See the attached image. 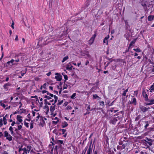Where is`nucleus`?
Wrapping results in <instances>:
<instances>
[{
  "label": "nucleus",
  "instance_id": "f8f14e48",
  "mask_svg": "<svg viewBox=\"0 0 154 154\" xmlns=\"http://www.w3.org/2000/svg\"><path fill=\"white\" fill-rule=\"evenodd\" d=\"M55 104V103L54 102V103H52V105L50 107V111L51 112V115H52L53 114V112L55 110V107L56 106Z\"/></svg>",
  "mask_w": 154,
  "mask_h": 154
},
{
  "label": "nucleus",
  "instance_id": "79ce46f5",
  "mask_svg": "<svg viewBox=\"0 0 154 154\" xmlns=\"http://www.w3.org/2000/svg\"><path fill=\"white\" fill-rule=\"evenodd\" d=\"M76 95V93H74L72 94L70 98L72 99H73L75 98V96Z\"/></svg>",
  "mask_w": 154,
  "mask_h": 154
},
{
  "label": "nucleus",
  "instance_id": "bf43d9fd",
  "mask_svg": "<svg viewBox=\"0 0 154 154\" xmlns=\"http://www.w3.org/2000/svg\"><path fill=\"white\" fill-rule=\"evenodd\" d=\"M12 24L11 25V27H12V28L13 29H14V21L13 20H12Z\"/></svg>",
  "mask_w": 154,
  "mask_h": 154
},
{
  "label": "nucleus",
  "instance_id": "13d9d810",
  "mask_svg": "<svg viewBox=\"0 0 154 154\" xmlns=\"http://www.w3.org/2000/svg\"><path fill=\"white\" fill-rule=\"evenodd\" d=\"M106 143H108L109 139L107 136H106Z\"/></svg>",
  "mask_w": 154,
  "mask_h": 154
},
{
  "label": "nucleus",
  "instance_id": "37998d69",
  "mask_svg": "<svg viewBox=\"0 0 154 154\" xmlns=\"http://www.w3.org/2000/svg\"><path fill=\"white\" fill-rule=\"evenodd\" d=\"M93 154H99V153L98 152L97 150H94V149L93 151Z\"/></svg>",
  "mask_w": 154,
  "mask_h": 154
},
{
  "label": "nucleus",
  "instance_id": "774afa93",
  "mask_svg": "<svg viewBox=\"0 0 154 154\" xmlns=\"http://www.w3.org/2000/svg\"><path fill=\"white\" fill-rule=\"evenodd\" d=\"M138 154H146V153L145 152L141 151V152H140V153Z\"/></svg>",
  "mask_w": 154,
  "mask_h": 154
},
{
  "label": "nucleus",
  "instance_id": "4c0bfd02",
  "mask_svg": "<svg viewBox=\"0 0 154 154\" xmlns=\"http://www.w3.org/2000/svg\"><path fill=\"white\" fill-rule=\"evenodd\" d=\"M137 38H134V39L132 41L130 44H131V45L132 46L133 44H134L136 41Z\"/></svg>",
  "mask_w": 154,
  "mask_h": 154
},
{
  "label": "nucleus",
  "instance_id": "0e129e2a",
  "mask_svg": "<svg viewBox=\"0 0 154 154\" xmlns=\"http://www.w3.org/2000/svg\"><path fill=\"white\" fill-rule=\"evenodd\" d=\"M67 85H64L63 86V89L64 90V89H67Z\"/></svg>",
  "mask_w": 154,
  "mask_h": 154
},
{
  "label": "nucleus",
  "instance_id": "680f3d73",
  "mask_svg": "<svg viewBox=\"0 0 154 154\" xmlns=\"http://www.w3.org/2000/svg\"><path fill=\"white\" fill-rule=\"evenodd\" d=\"M103 43H106V45H108V41H106V40H105V39H103Z\"/></svg>",
  "mask_w": 154,
  "mask_h": 154
},
{
  "label": "nucleus",
  "instance_id": "e433bc0d",
  "mask_svg": "<svg viewBox=\"0 0 154 154\" xmlns=\"http://www.w3.org/2000/svg\"><path fill=\"white\" fill-rule=\"evenodd\" d=\"M133 50L137 52H140L141 51L140 49L139 48H134Z\"/></svg>",
  "mask_w": 154,
  "mask_h": 154
},
{
  "label": "nucleus",
  "instance_id": "a211bd4d",
  "mask_svg": "<svg viewBox=\"0 0 154 154\" xmlns=\"http://www.w3.org/2000/svg\"><path fill=\"white\" fill-rule=\"evenodd\" d=\"M47 105H45L43 107V109L45 110V112L46 114H48L49 110V107Z\"/></svg>",
  "mask_w": 154,
  "mask_h": 154
},
{
  "label": "nucleus",
  "instance_id": "58836bf2",
  "mask_svg": "<svg viewBox=\"0 0 154 154\" xmlns=\"http://www.w3.org/2000/svg\"><path fill=\"white\" fill-rule=\"evenodd\" d=\"M114 109V108L113 107H112V108H111L108 111V112H109V114H110L111 112H112L113 111V109Z\"/></svg>",
  "mask_w": 154,
  "mask_h": 154
},
{
  "label": "nucleus",
  "instance_id": "20e7f679",
  "mask_svg": "<svg viewBox=\"0 0 154 154\" xmlns=\"http://www.w3.org/2000/svg\"><path fill=\"white\" fill-rule=\"evenodd\" d=\"M153 142V140L151 138L146 137L144 140L143 143L146 144L147 147H148L152 145Z\"/></svg>",
  "mask_w": 154,
  "mask_h": 154
},
{
  "label": "nucleus",
  "instance_id": "e2e57ef3",
  "mask_svg": "<svg viewBox=\"0 0 154 154\" xmlns=\"http://www.w3.org/2000/svg\"><path fill=\"white\" fill-rule=\"evenodd\" d=\"M138 91H134V95H136V96H137V94H138Z\"/></svg>",
  "mask_w": 154,
  "mask_h": 154
},
{
  "label": "nucleus",
  "instance_id": "a878e982",
  "mask_svg": "<svg viewBox=\"0 0 154 154\" xmlns=\"http://www.w3.org/2000/svg\"><path fill=\"white\" fill-rule=\"evenodd\" d=\"M97 31H94V34L92 36V37L91 38L92 39H93L94 40L95 39V38L97 35Z\"/></svg>",
  "mask_w": 154,
  "mask_h": 154
},
{
  "label": "nucleus",
  "instance_id": "aec40b11",
  "mask_svg": "<svg viewBox=\"0 0 154 154\" xmlns=\"http://www.w3.org/2000/svg\"><path fill=\"white\" fill-rule=\"evenodd\" d=\"M154 19V15H149L147 17L148 20L149 21H151Z\"/></svg>",
  "mask_w": 154,
  "mask_h": 154
},
{
  "label": "nucleus",
  "instance_id": "2f4dec72",
  "mask_svg": "<svg viewBox=\"0 0 154 154\" xmlns=\"http://www.w3.org/2000/svg\"><path fill=\"white\" fill-rule=\"evenodd\" d=\"M71 63H68L66 64V68L67 70H69L70 68V66Z\"/></svg>",
  "mask_w": 154,
  "mask_h": 154
},
{
  "label": "nucleus",
  "instance_id": "5fc2aeb1",
  "mask_svg": "<svg viewBox=\"0 0 154 154\" xmlns=\"http://www.w3.org/2000/svg\"><path fill=\"white\" fill-rule=\"evenodd\" d=\"M14 128H15V131L16 132V133L17 134H19V131L18 130H17V128H16L15 127H14Z\"/></svg>",
  "mask_w": 154,
  "mask_h": 154
},
{
  "label": "nucleus",
  "instance_id": "603ef678",
  "mask_svg": "<svg viewBox=\"0 0 154 154\" xmlns=\"http://www.w3.org/2000/svg\"><path fill=\"white\" fill-rule=\"evenodd\" d=\"M3 125V120L2 119H0V127Z\"/></svg>",
  "mask_w": 154,
  "mask_h": 154
},
{
  "label": "nucleus",
  "instance_id": "1a4fd4ad",
  "mask_svg": "<svg viewBox=\"0 0 154 154\" xmlns=\"http://www.w3.org/2000/svg\"><path fill=\"white\" fill-rule=\"evenodd\" d=\"M12 85L9 82L4 84L3 86V88L5 91H9V88L11 87Z\"/></svg>",
  "mask_w": 154,
  "mask_h": 154
},
{
  "label": "nucleus",
  "instance_id": "69168bd1",
  "mask_svg": "<svg viewBox=\"0 0 154 154\" xmlns=\"http://www.w3.org/2000/svg\"><path fill=\"white\" fill-rule=\"evenodd\" d=\"M30 129H32L33 128V124L32 123L30 124Z\"/></svg>",
  "mask_w": 154,
  "mask_h": 154
},
{
  "label": "nucleus",
  "instance_id": "49530a36",
  "mask_svg": "<svg viewBox=\"0 0 154 154\" xmlns=\"http://www.w3.org/2000/svg\"><path fill=\"white\" fill-rule=\"evenodd\" d=\"M63 76L65 79V82L68 80V77L66 75H63Z\"/></svg>",
  "mask_w": 154,
  "mask_h": 154
},
{
  "label": "nucleus",
  "instance_id": "7ed1b4c3",
  "mask_svg": "<svg viewBox=\"0 0 154 154\" xmlns=\"http://www.w3.org/2000/svg\"><path fill=\"white\" fill-rule=\"evenodd\" d=\"M42 94H44L45 93H46V94L43 95H47V96H49L50 95V96L54 97V103H56L57 102V100H58V97L56 96V95H54L53 94L50 93H49V92L46 91V90H43L42 91Z\"/></svg>",
  "mask_w": 154,
  "mask_h": 154
},
{
  "label": "nucleus",
  "instance_id": "864d4df0",
  "mask_svg": "<svg viewBox=\"0 0 154 154\" xmlns=\"http://www.w3.org/2000/svg\"><path fill=\"white\" fill-rule=\"evenodd\" d=\"M17 130H20L21 128H22V126L21 125H20L17 126Z\"/></svg>",
  "mask_w": 154,
  "mask_h": 154
},
{
  "label": "nucleus",
  "instance_id": "b1692460",
  "mask_svg": "<svg viewBox=\"0 0 154 154\" xmlns=\"http://www.w3.org/2000/svg\"><path fill=\"white\" fill-rule=\"evenodd\" d=\"M149 92H152L154 91V83L152 85L149 89Z\"/></svg>",
  "mask_w": 154,
  "mask_h": 154
},
{
  "label": "nucleus",
  "instance_id": "f257e3e1",
  "mask_svg": "<svg viewBox=\"0 0 154 154\" xmlns=\"http://www.w3.org/2000/svg\"><path fill=\"white\" fill-rule=\"evenodd\" d=\"M119 145L117 146L118 150H122L125 149L127 145L128 144V139L126 137L121 138L118 142Z\"/></svg>",
  "mask_w": 154,
  "mask_h": 154
},
{
  "label": "nucleus",
  "instance_id": "423d86ee",
  "mask_svg": "<svg viewBox=\"0 0 154 154\" xmlns=\"http://www.w3.org/2000/svg\"><path fill=\"white\" fill-rule=\"evenodd\" d=\"M4 137H6V139L9 141H11L12 140V137L10 134H9L7 131H5L4 132Z\"/></svg>",
  "mask_w": 154,
  "mask_h": 154
},
{
  "label": "nucleus",
  "instance_id": "a19ab883",
  "mask_svg": "<svg viewBox=\"0 0 154 154\" xmlns=\"http://www.w3.org/2000/svg\"><path fill=\"white\" fill-rule=\"evenodd\" d=\"M104 117L106 118L107 119H108L109 120V119H110V117L109 116L108 114L105 113V115L104 116Z\"/></svg>",
  "mask_w": 154,
  "mask_h": 154
},
{
  "label": "nucleus",
  "instance_id": "4d7b16f0",
  "mask_svg": "<svg viewBox=\"0 0 154 154\" xmlns=\"http://www.w3.org/2000/svg\"><path fill=\"white\" fill-rule=\"evenodd\" d=\"M109 35H107L105 37V38H104V39H105V40H106L107 41H108L107 40L109 38Z\"/></svg>",
  "mask_w": 154,
  "mask_h": 154
},
{
  "label": "nucleus",
  "instance_id": "2eb2a0df",
  "mask_svg": "<svg viewBox=\"0 0 154 154\" xmlns=\"http://www.w3.org/2000/svg\"><path fill=\"white\" fill-rule=\"evenodd\" d=\"M146 101H148V102L145 103V105H150L154 104V99L152 100L148 99V100H147Z\"/></svg>",
  "mask_w": 154,
  "mask_h": 154
},
{
  "label": "nucleus",
  "instance_id": "ea45409f",
  "mask_svg": "<svg viewBox=\"0 0 154 154\" xmlns=\"http://www.w3.org/2000/svg\"><path fill=\"white\" fill-rule=\"evenodd\" d=\"M0 105L2 106L4 108L6 107L5 105L2 103V101H0Z\"/></svg>",
  "mask_w": 154,
  "mask_h": 154
},
{
  "label": "nucleus",
  "instance_id": "6ab92c4d",
  "mask_svg": "<svg viewBox=\"0 0 154 154\" xmlns=\"http://www.w3.org/2000/svg\"><path fill=\"white\" fill-rule=\"evenodd\" d=\"M122 90H123L124 91L122 94V97H124L126 96V93L128 91V88L125 90V89L124 88H123Z\"/></svg>",
  "mask_w": 154,
  "mask_h": 154
},
{
  "label": "nucleus",
  "instance_id": "c756f323",
  "mask_svg": "<svg viewBox=\"0 0 154 154\" xmlns=\"http://www.w3.org/2000/svg\"><path fill=\"white\" fill-rule=\"evenodd\" d=\"M94 40L93 39H92L91 38H90V39L88 41V44L89 45H91L94 42Z\"/></svg>",
  "mask_w": 154,
  "mask_h": 154
},
{
  "label": "nucleus",
  "instance_id": "72a5a7b5",
  "mask_svg": "<svg viewBox=\"0 0 154 154\" xmlns=\"http://www.w3.org/2000/svg\"><path fill=\"white\" fill-rule=\"evenodd\" d=\"M88 148V146H87L84 150L82 151V154H85L86 153V152H87V149Z\"/></svg>",
  "mask_w": 154,
  "mask_h": 154
},
{
  "label": "nucleus",
  "instance_id": "09e8293b",
  "mask_svg": "<svg viewBox=\"0 0 154 154\" xmlns=\"http://www.w3.org/2000/svg\"><path fill=\"white\" fill-rule=\"evenodd\" d=\"M38 116L36 117L37 119L36 120V121L37 122L38 121V119L39 118H40V115L39 114V113H37Z\"/></svg>",
  "mask_w": 154,
  "mask_h": 154
},
{
  "label": "nucleus",
  "instance_id": "338daca9",
  "mask_svg": "<svg viewBox=\"0 0 154 154\" xmlns=\"http://www.w3.org/2000/svg\"><path fill=\"white\" fill-rule=\"evenodd\" d=\"M90 113V112L89 111H87L84 114V115L85 116L87 114H89Z\"/></svg>",
  "mask_w": 154,
  "mask_h": 154
},
{
  "label": "nucleus",
  "instance_id": "f704fd0d",
  "mask_svg": "<svg viewBox=\"0 0 154 154\" xmlns=\"http://www.w3.org/2000/svg\"><path fill=\"white\" fill-rule=\"evenodd\" d=\"M24 125L26 128H29V123L26 122L25 120H24Z\"/></svg>",
  "mask_w": 154,
  "mask_h": 154
},
{
  "label": "nucleus",
  "instance_id": "412c9836",
  "mask_svg": "<svg viewBox=\"0 0 154 154\" xmlns=\"http://www.w3.org/2000/svg\"><path fill=\"white\" fill-rule=\"evenodd\" d=\"M22 116L20 115H17V119L18 121L19 122L21 123V122L23 121V120L22 119Z\"/></svg>",
  "mask_w": 154,
  "mask_h": 154
},
{
  "label": "nucleus",
  "instance_id": "0eeeda50",
  "mask_svg": "<svg viewBox=\"0 0 154 154\" xmlns=\"http://www.w3.org/2000/svg\"><path fill=\"white\" fill-rule=\"evenodd\" d=\"M119 119V116L117 117H114L112 119H111L110 118V119H109V123L110 124H112L114 125H115L116 122L118 121V119Z\"/></svg>",
  "mask_w": 154,
  "mask_h": 154
},
{
  "label": "nucleus",
  "instance_id": "4be33fe9",
  "mask_svg": "<svg viewBox=\"0 0 154 154\" xmlns=\"http://www.w3.org/2000/svg\"><path fill=\"white\" fill-rule=\"evenodd\" d=\"M68 124L67 122L65 121H64L62 123L61 127L62 128H64L67 126Z\"/></svg>",
  "mask_w": 154,
  "mask_h": 154
},
{
  "label": "nucleus",
  "instance_id": "4468645a",
  "mask_svg": "<svg viewBox=\"0 0 154 154\" xmlns=\"http://www.w3.org/2000/svg\"><path fill=\"white\" fill-rule=\"evenodd\" d=\"M153 7V6L152 5L149 4L148 6H147V10H145L147 12H148V11H150V14H151L154 10Z\"/></svg>",
  "mask_w": 154,
  "mask_h": 154
},
{
  "label": "nucleus",
  "instance_id": "9b49d317",
  "mask_svg": "<svg viewBox=\"0 0 154 154\" xmlns=\"http://www.w3.org/2000/svg\"><path fill=\"white\" fill-rule=\"evenodd\" d=\"M142 95L143 97L144 98V100L145 101H147L148 100V96L147 94V93L145 91V90L143 89V90Z\"/></svg>",
  "mask_w": 154,
  "mask_h": 154
},
{
  "label": "nucleus",
  "instance_id": "c85d7f7f",
  "mask_svg": "<svg viewBox=\"0 0 154 154\" xmlns=\"http://www.w3.org/2000/svg\"><path fill=\"white\" fill-rule=\"evenodd\" d=\"M94 40L93 39H92L91 38H90V39L88 41V44L89 45H91L94 42Z\"/></svg>",
  "mask_w": 154,
  "mask_h": 154
},
{
  "label": "nucleus",
  "instance_id": "dca6fc26",
  "mask_svg": "<svg viewBox=\"0 0 154 154\" xmlns=\"http://www.w3.org/2000/svg\"><path fill=\"white\" fill-rule=\"evenodd\" d=\"M148 4H149L146 2H143L141 4L144 9L145 10H146L147 9V6H148Z\"/></svg>",
  "mask_w": 154,
  "mask_h": 154
},
{
  "label": "nucleus",
  "instance_id": "6e6552de",
  "mask_svg": "<svg viewBox=\"0 0 154 154\" xmlns=\"http://www.w3.org/2000/svg\"><path fill=\"white\" fill-rule=\"evenodd\" d=\"M92 139L91 140L90 144L88 147L87 150L86 154H92V146H91V144L92 143Z\"/></svg>",
  "mask_w": 154,
  "mask_h": 154
},
{
  "label": "nucleus",
  "instance_id": "052dcab7",
  "mask_svg": "<svg viewBox=\"0 0 154 154\" xmlns=\"http://www.w3.org/2000/svg\"><path fill=\"white\" fill-rule=\"evenodd\" d=\"M149 124L148 122H147L146 123L145 125L144 126L145 128V129H146L147 128V127L149 126Z\"/></svg>",
  "mask_w": 154,
  "mask_h": 154
},
{
  "label": "nucleus",
  "instance_id": "6e6d98bb",
  "mask_svg": "<svg viewBox=\"0 0 154 154\" xmlns=\"http://www.w3.org/2000/svg\"><path fill=\"white\" fill-rule=\"evenodd\" d=\"M66 129H62V134H64L65 132L66 131Z\"/></svg>",
  "mask_w": 154,
  "mask_h": 154
},
{
  "label": "nucleus",
  "instance_id": "393cba45",
  "mask_svg": "<svg viewBox=\"0 0 154 154\" xmlns=\"http://www.w3.org/2000/svg\"><path fill=\"white\" fill-rule=\"evenodd\" d=\"M21 150L24 151V152L26 154L29 153V151L26 149V148H22Z\"/></svg>",
  "mask_w": 154,
  "mask_h": 154
},
{
  "label": "nucleus",
  "instance_id": "5701e85b",
  "mask_svg": "<svg viewBox=\"0 0 154 154\" xmlns=\"http://www.w3.org/2000/svg\"><path fill=\"white\" fill-rule=\"evenodd\" d=\"M85 108L88 111H90L92 110V109H91L90 105L87 104L85 105Z\"/></svg>",
  "mask_w": 154,
  "mask_h": 154
},
{
  "label": "nucleus",
  "instance_id": "7c9ffc66",
  "mask_svg": "<svg viewBox=\"0 0 154 154\" xmlns=\"http://www.w3.org/2000/svg\"><path fill=\"white\" fill-rule=\"evenodd\" d=\"M13 128L12 126L10 127L9 130L11 131V134L12 135H14V133L13 131Z\"/></svg>",
  "mask_w": 154,
  "mask_h": 154
},
{
  "label": "nucleus",
  "instance_id": "a18cd8bd",
  "mask_svg": "<svg viewBox=\"0 0 154 154\" xmlns=\"http://www.w3.org/2000/svg\"><path fill=\"white\" fill-rule=\"evenodd\" d=\"M32 148V147L30 146H27V149L28 150L29 152L30 151L31 149Z\"/></svg>",
  "mask_w": 154,
  "mask_h": 154
},
{
  "label": "nucleus",
  "instance_id": "3c124183",
  "mask_svg": "<svg viewBox=\"0 0 154 154\" xmlns=\"http://www.w3.org/2000/svg\"><path fill=\"white\" fill-rule=\"evenodd\" d=\"M58 122H59V120L56 121H52V123L53 124L56 125L58 123Z\"/></svg>",
  "mask_w": 154,
  "mask_h": 154
},
{
  "label": "nucleus",
  "instance_id": "c03bdc74",
  "mask_svg": "<svg viewBox=\"0 0 154 154\" xmlns=\"http://www.w3.org/2000/svg\"><path fill=\"white\" fill-rule=\"evenodd\" d=\"M99 103L100 106H103L104 105V102L103 101H100Z\"/></svg>",
  "mask_w": 154,
  "mask_h": 154
},
{
  "label": "nucleus",
  "instance_id": "39448f33",
  "mask_svg": "<svg viewBox=\"0 0 154 154\" xmlns=\"http://www.w3.org/2000/svg\"><path fill=\"white\" fill-rule=\"evenodd\" d=\"M139 108L140 111H142L143 113H145L148 111L149 109L152 108V107H147L143 105H140L139 106Z\"/></svg>",
  "mask_w": 154,
  "mask_h": 154
},
{
  "label": "nucleus",
  "instance_id": "bb28decb",
  "mask_svg": "<svg viewBox=\"0 0 154 154\" xmlns=\"http://www.w3.org/2000/svg\"><path fill=\"white\" fill-rule=\"evenodd\" d=\"M27 116L28 119H25V120L29 122L31 120L30 114H28Z\"/></svg>",
  "mask_w": 154,
  "mask_h": 154
},
{
  "label": "nucleus",
  "instance_id": "de8ad7c7",
  "mask_svg": "<svg viewBox=\"0 0 154 154\" xmlns=\"http://www.w3.org/2000/svg\"><path fill=\"white\" fill-rule=\"evenodd\" d=\"M15 61V60H14V59H11L10 61V62H11V65H15V64L14 63V62Z\"/></svg>",
  "mask_w": 154,
  "mask_h": 154
},
{
  "label": "nucleus",
  "instance_id": "f3484780",
  "mask_svg": "<svg viewBox=\"0 0 154 154\" xmlns=\"http://www.w3.org/2000/svg\"><path fill=\"white\" fill-rule=\"evenodd\" d=\"M40 119L41 120V121L39 123V125L43 127L45 124V122L44 120L43 117L41 116Z\"/></svg>",
  "mask_w": 154,
  "mask_h": 154
},
{
  "label": "nucleus",
  "instance_id": "8fccbe9b",
  "mask_svg": "<svg viewBox=\"0 0 154 154\" xmlns=\"http://www.w3.org/2000/svg\"><path fill=\"white\" fill-rule=\"evenodd\" d=\"M58 102L57 103V104L59 105H61L63 102V100L59 101L58 100Z\"/></svg>",
  "mask_w": 154,
  "mask_h": 154
},
{
  "label": "nucleus",
  "instance_id": "ddd939ff",
  "mask_svg": "<svg viewBox=\"0 0 154 154\" xmlns=\"http://www.w3.org/2000/svg\"><path fill=\"white\" fill-rule=\"evenodd\" d=\"M131 101H130V104H133L134 105H135L137 104V100L136 98L133 96H131Z\"/></svg>",
  "mask_w": 154,
  "mask_h": 154
},
{
  "label": "nucleus",
  "instance_id": "473e14b6",
  "mask_svg": "<svg viewBox=\"0 0 154 154\" xmlns=\"http://www.w3.org/2000/svg\"><path fill=\"white\" fill-rule=\"evenodd\" d=\"M69 58V57L68 56H66L64 57L63 59V60H62V63H63L66 60Z\"/></svg>",
  "mask_w": 154,
  "mask_h": 154
},
{
  "label": "nucleus",
  "instance_id": "cd10ccee",
  "mask_svg": "<svg viewBox=\"0 0 154 154\" xmlns=\"http://www.w3.org/2000/svg\"><path fill=\"white\" fill-rule=\"evenodd\" d=\"M97 98H98L99 99H100V97L97 95V94H93V99H95Z\"/></svg>",
  "mask_w": 154,
  "mask_h": 154
},
{
  "label": "nucleus",
  "instance_id": "c9c22d12",
  "mask_svg": "<svg viewBox=\"0 0 154 154\" xmlns=\"http://www.w3.org/2000/svg\"><path fill=\"white\" fill-rule=\"evenodd\" d=\"M120 113H121L122 114V116H123L124 115V112L123 111H121L119 112H118L115 115H114V116H118L119 114Z\"/></svg>",
  "mask_w": 154,
  "mask_h": 154
},
{
  "label": "nucleus",
  "instance_id": "f03ea898",
  "mask_svg": "<svg viewBox=\"0 0 154 154\" xmlns=\"http://www.w3.org/2000/svg\"><path fill=\"white\" fill-rule=\"evenodd\" d=\"M43 98H45L44 100L45 105H50L51 103L54 102V99L52 98H51L52 97L50 95H43Z\"/></svg>",
  "mask_w": 154,
  "mask_h": 154
},
{
  "label": "nucleus",
  "instance_id": "9d476101",
  "mask_svg": "<svg viewBox=\"0 0 154 154\" xmlns=\"http://www.w3.org/2000/svg\"><path fill=\"white\" fill-rule=\"evenodd\" d=\"M56 75L55 78L56 80L58 81H60L62 79V76L59 73H55Z\"/></svg>",
  "mask_w": 154,
  "mask_h": 154
}]
</instances>
